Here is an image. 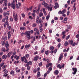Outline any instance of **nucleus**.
I'll use <instances>...</instances> for the list:
<instances>
[{
  "label": "nucleus",
  "mask_w": 79,
  "mask_h": 79,
  "mask_svg": "<svg viewBox=\"0 0 79 79\" xmlns=\"http://www.w3.org/2000/svg\"><path fill=\"white\" fill-rule=\"evenodd\" d=\"M17 2V0H13V2H12V3H11V4L13 5H15V2Z\"/></svg>",
  "instance_id": "nucleus-25"
},
{
  "label": "nucleus",
  "mask_w": 79,
  "mask_h": 79,
  "mask_svg": "<svg viewBox=\"0 0 79 79\" xmlns=\"http://www.w3.org/2000/svg\"><path fill=\"white\" fill-rule=\"evenodd\" d=\"M76 44V43L75 42H73V43L71 45H72V46H75Z\"/></svg>",
  "instance_id": "nucleus-37"
},
{
  "label": "nucleus",
  "mask_w": 79,
  "mask_h": 79,
  "mask_svg": "<svg viewBox=\"0 0 79 79\" xmlns=\"http://www.w3.org/2000/svg\"><path fill=\"white\" fill-rule=\"evenodd\" d=\"M47 73H45V74H44V77H47Z\"/></svg>",
  "instance_id": "nucleus-52"
},
{
  "label": "nucleus",
  "mask_w": 79,
  "mask_h": 79,
  "mask_svg": "<svg viewBox=\"0 0 79 79\" xmlns=\"http://www.w3.org/2000/svg\"><path fill=\"white\" fill-rule=\"evenodd\" d=\"M5 19L6 21H7L8 19V16H6V19Z\"/></svg>",
  "instance_id": "nucleus-56"
},
{
  "label": "nucleus",
  "mask_w": 79,
  "mask_h": 79,
  "mask_svg": "<svg viewBox=\"0 0 79 79\" xmlns=\"http://www.w3.org/2000/svg\"><path fill=\"white\" fill-rule=\"evenodd\" d=\"M13 19L12 18H10V21L11 22H12L13 21Z\"/></svg>",
  "instance_id": "nucleus-64"
},
{
  "label": "nucleus",
  "mask_w": 79,
  "mask_h": 79,
  "mask_svg": "<svg viewBox=\"0 0 79 79\" xmlns=\"http://www.w3.org/2000/svg\"><path fill=\"white\" fill-rule=\"evenodd\" d=\"M31 46V45L30 44H27L26 45H25V48H29V47H30Z\"/></svg>",
  "instance_id": "nucleus-20"
},
{
  "label": "nucleus",
  "mask_w": 79,
  "mask_h": 79,
  "mask_svg": "<svg viewBox=\"0 0 79 79\" xmlns=\"http://www.w3.org/2000/svg\"><path fill=\"white\" fill-rule=\"evenodd\" d=\"M11 7H12V9H15V4H11Z\"/></svg>",
  "instance_id": "nucleus-21"
},
{
  "label": "nucleus",
  "mask_w": 79,
  "mask_h": 79,
  "mask_svg": "<svg viewBox=\"0 0 79 79\" xmlns=\"http://www.w3.org/2000/svg\"><path fill=\"white\" fill-rule=\"evenodd\" d=\"M76 38H78L79 37V34H77L76 35Z\"/></svg>",
  "instance_id": "nucleus-45"
},
{
  "label": "nucleus",
  "mask_w": 79,
  "mask_h": 79,
  "mask_svg": "<svg viewBox=\"0 0 79 79\" xmlns=\"http://www.w3.org/2000/svg\"><path fill=\"white\" fill-rule=\"evenodd\" d=\"M32 64V62L31 61H30L29 62H27V64H26V65L28 66H29V65H31Z\"/></svg>",
  "instance_id": "nucleus-7"
},
{
  "label": "nucleus",
  "mask_w": 79,
  "mask_h": 79,
  "mask_svg": "<svg viewBox=\"0 0 79 79\" xmlns=\"http://www.w3.org/2000/svg\"><path fill=\"white\" fill-rule=\"evenodd\" d=\"M2 51L5 52V48H2Z\"/></svg>",
  "instance_id": "nucleus-53"
},
{
  "label": "nucleus",
  "mask_w": 79,
  "mask_h": 79,
  "mask_svg": "<svg viewBox=\"0 0 79 79\" xmlns=\"http://www.w3.org/2000/svg\"><path fill=\"white\" fill-rule=\"evenodd\" d=\"M5 39V37L3 36L2 37V39H1V40H2V41H1V42H2L3 40Z\"/></svg>",
  "instance_id": "nucleus-44"
},
{
  "label": "nucleus",
  "mask_w": 79,
  "mask_h": 79,
  "mask_svg": "<svg viewBox=\"0 0 79 79\" xmlns=\"http://www.w3.org/2000/svg\"><path fill=\"white\" fill-rule=\"evenodd\" d=\"M24 34L26 35L27 38H28V40H29L31 39V33L30 32V31H26Z\"/></svg>",
  "instance_id": "nucleus-1"
},
{
  "label": "nucleus",
  "mask_w": 79,
  "mask_h": 79,
  "mask_svg": "<svg viewBox=\"0 0 79 79\" xmlns=\"http://www.w3.org/2000/svg\"><path fill=\"white\" fill-rule=\"evenodd\" d=\"M39 17L38 16L37 17V19H36V21L37 23H39Z\"/></svg>",
  "instance_id": "nucleus-19"
},
{
  "label": "nucleus",
  "mask_w": 79,
  "mask_h": 79,
  "mask_svg": "<svg viewBox=\"0 0 79 79\" xmlns=\"http://www.w3.org/2000/svg\"><path fill=\"white\" fill-rule=\"evenodd\" d=\"M57 52V49H55L54 50V54H56V52Z\"/></svg>",
  "instance_id": "nucleus-38"
},
{
  "label": "nucleus",
  "mask_w": 79,
  "mask_h": 79,
  "mask_svg": "<svg viewBox=\"0 0 79 79\" xmlns=\"http://www.w3.org/2000/svg\"><path fill=\"white\" fill-rule=\"evenodd\" d=\"M6 12H4V13L3 14V15H4V17L6 16Z\"/></svg>",
  "instance_id": "nucleus-49"
},
{
  "label": "nucleus",
  "mask_w": 79,
  "mask_h": 79,
  "mask_svg": "<svg viewBox=\"0 0 79 79\" xmlns=\"http://www.w3.org/2000/svg\"><path fill=\"white\" fill-rule=\"evenodd\" d=\"M48 65L49 66H51L52 65V63H48Z\"/></svg>",
  "instance_id": "nucleus-63"
},
{
  "label": "nucleus",
  "mask_w": 79,
  "mask_h": 79,
  "mask_svg": "<svg viewBox=\"0 0 79 79\" xmlns=\"http://www.w3.org/2000/svg\"><path fill=\"white\" fill-rule=\"evenodd\" d=\"M10 56V53H9L8 54H7V56L8 57V58H9Z\"/></svg>",
  "instance_id": "nucleus-51"
},
{
  "label": "nucleus",
  "mask_w": 79,
  "mask_h": 79,
  "mask_svg": "<svg viewBox=\"0 0 79 79\" xmlns=\"http://www.w3.org/2000/svg\"><path fill=\"white\" fill-rule=\"evenodd\" d=\"M3 1H4V3H6L7 2V0H3Z\"/></svg>",
  "instance_id": "nucleus-48"
},
{
  "label": "nucleus",
  "mask_w": 79,
  "mask_h": 79,
  "mask_svg": "<svg viewBox=\"0 0 79 79\" xmlns=\"http://www.w3.org/2000/svg\"><path fill=\"white\" fill-rule=\"evenodd\" d=\"M7 56L6 55H4L3 56H2V59H6L7 58Z\"/></svg>",
  "instance_id": "nucleus-17"
},
{
  "label": "nucleus",
  "mask_w": 79,
  "mask_h": 79,
  "mask_svg": "<svg viewBox=\"0 0 79 79\" xmlns=\"http://www.w3.org/2000/svg\"><path fill=\"white\" fill-rule=\"evenodd\" d=\"M63 58V55L62 53H61L60 54V56L59 58V60L60 61L61 60V59Z\"/></svg>",
  "instance_id": "nucleus-5"
},
{
  "label": "nucleus",
  "mask_w": 79,
  "mask_h": 79,
  "mask_svg": "<svg viewBox=\"0 0 79 79\" xmlns=\"http://www.w3.org/2000/svg\"><path fill=\"white\" fill-rule=\"evenodd\" d=\"M40 10V7H38V9H37V10L36 11V12H39Z\"/></svg>",
  "instance_id": "nucleus-36"
},
{
  "label": "nucleus",
  "mask_w": 79,
  "mask_h": 79,
  "mask_svg": "<svg viewBox=\"0 0 79 79\" xmlns=\"http://www.w3.org/2000/svg\"><path fill=\"white\" fill-rule=\"evenodd\" d=\"M43 61H46L47 62H48L49 59L48 58H47V59H46L45 58H43Z\"/></svg>",
  "instance_id": "nucleus-14"
},
{
  "label": "nucleus",
  "mask_w": 79,
  "mask_h": 79,
  "mask_svg": "<svg viewBox=\"0 0 79 79\" xmlns=\"http://www.w3.org/2000/svg\"><path fill=\"white\" fill-rule=\"evenodd\" d=\"M49 18H50V16H49V15L48 16H46V19L47 20H48V19H49Z\"/></svg>",
  "instance_id": "nucleus-54"
},
{
  "label": "nucleus",
  "mask_w": 79,
  "mask_h": 79,
  "mask_svg": "<svg viewBox=\"0 0 79 79\" xmlns=\"http://www.w3.org/2000/svg\"><path fill=\"white\" fill-rule=\"evenodd\" d=\"M44 7H46V8L48 9V10L49 11L50 10V7L49 6L48 4H47L46 2H45L44 4Z\"/></svg>",
  "instance_id": "nucleus-4"
},
{
  "label": "nucleus",
  "mask_w": 79,
  "mask_h": 79,
  "mask_svg": "<svg viewBox=\"0 0 79 79\" xmlns=\"http://www.w3.org/2000/svg\"><path fill=\"white\" fill-rule=\"evenodd\" d=\"M70 14V11L69 10H68L67 12V16H69V14Z\"/></svg>",
  "instance_id": "nucleus-42"
},
{
  "label": "nucleus",
  "mask_w": 79,
  "mask_h": 79,
  "mask_svg": "<svg viewBox=\"0 0 79 79\" xmlns=\"http://www.w3.org/2000/svg\"><path fill=\"white\" fill-rule=\"evenodd\" d=\"M10 74L11 75H12V76H15V74L14 73V71L13 70L11 71V72H10Z\"/></svg>",
  "instance_id": "nucleus-15"
},
{
  "label": "nucleus",
  "mask_w": 79,
  "mask_h": 79,
  "mask_svg": "<svg viewBox=\"0 0 79 79\" xmlns=\"http://www.w3.org/2000/svg\"><path fill=\"white\" fill-rule=\"evenodd\" d=\"M5 64L4 63H1V64H0V67H2L4 66Z\"/></svg>",
  "instance_id": "nucleus-28"
},
{
  "label": "nucleus",
  "mask_w": 79,
  "mask_h": 79,
  "mask_svg": "<svg viewBox=\"0 0 79 79\" xmlns=\"http://www.w3.org/2000/svg\"><path fill=\"white\" fill-rule=\"evenodd\" d=\"M33 8V6H31V7H30V8L29 9V10H30L31 11L32 10Z\"/></svg>",
  "instance_id": "nucleus-47"
},
{
  "label": "nucleus",
  "mask_w": 79,
  "mask_h": 79,
  "mask_svg": "<svg viewBox=\"0 0 79 79\" xmlns=\"http://www.w3.org/2000/svg\"><path fill=\"white\" fill-rule=\"evenodd\" d=\"M48 70L49 71H51L52 70V68L51 67H49V68L48 69Z\"/></svg>",
  "instance_id": "nucleus-35"
},
{
  "label": "nucleus",
  "mask_w": 79,
  "mask_h": 79,
  "mask_svg": "<svg viewBox=\"0 0 79 79\" xmlns=\"http://www.w3.org/2000/svg\"><path fill=\"white\" fill-rule=\"evenodd\" d=\"M41 76L40 75V72H38V73H37V77H40Z\"/></svg>",
  "instance_id": "nucleus-12"
},
{
  "label": "nucleus",
  "mask_w": 79,
  "mask_h": 79,
  "mask_svg": "<svg viewBox=\"0 0 79 79\" xmlns=\"http://www.w3.org/2000/svg\"><path fill=\"white\" fill-rule=\"evenodd\" d=\"M68 43L69 44H70V45H71V44H72L73 43V40H69V41Z\"/></svg>",
  "instance_id": "nucleus-11"
},
{
  "label": "nucleus",
  "mask_w": 79,
  "mask_h": 79,
  "mask_svg": "<svg viewBox=\"0 0 79 79\" xmlns=\"http://www.w3.org/2000/svg\"><path fill=\"white\" fill-rule=\"evenodd\" d=\"M70 35H69L66 37L65 39L66 40H68L70 37Z\"/></svg>",
  "instance_id": "nucleus-27"
},
{
  "label": "nucleus",
  "mask_w": 79,
  "mask_h": 79,
  "mask_svg": "<svg viewBox=\"0 0 79 79\" xmlns=\"http://www.w3.org/2000/svg\"><path fill=\"white\" fill-rule=\"evenodd\" d=\"M38 29L36 27L34 29V31H38Z\"/></svg>",
  "instance_id": "nucleus-40"
},
{
  "label": "nucleus",
  "mask_w": 79,
  "mask_h": 79,
  "mask_svg": "<svg viewBox=\"0 0 79 79\" xmlns=\"http://www.w3.org/2000/svg\"><path fill=\"white\" fill-rule=\"evenodd\" d=\"M49 67L48 64H47L46 65V69H48V67Z\"/></svg>",
  "instance_id": "nucleus-41"
},
{
  "label": "nucleus",
  "mask_w": 79,
  "mask_h": 79,
  "mask_svg": "<svg viewBox=\"0 0 79 79\" xmlns=\"http://www.w3.org/2000/svg\"><path fill=\"white\" fill-rule=\"evenodd\" d=\"M43 14L42 12H40L39 14V16L40 17H42L43 16Z\"/></svg>",
  "instance_id": "nucleus-26"
},
{
  "label": "nucleus",
  "mask_w": 79,
  "mask_h": 79,
  "mask_svg": "<svg viewBox=\"0 0 79 79\" xmlns=\"http://www.w3.org/2000/svg\"><path fill=\"white\" fill-rule=\"evenodd\" d=\"M16 73H19L20 71V69H19V70H16Z\"/></svg>",
  "instance_id": "nucleus-62"
},
{
  "label": "nucleus",
  "mask_w": 79,
  "mask_h": 79,
  "mask_svg": "<svg viewBox=\"0 0 79 79\" xmlns=\"http://www.w3.org/2000/svg\"><path fill=\"white\" fill-rule=\"evenodd\" d=\"M42 64H43L42 62L40 63L39 64V66L41 67L42 66Z\"/></svg>",
  "instance_id": "nucleus-58"
},
{
  "label": "nucleus",
  "mask_w": 79,
  "mask_h": 79,
  "mask_svg": "<svg viewBox=\"0 0 79 79\" xmlns=\"http://www.w3.org/2000/svg\"><path fill=\"white\" fill-rule=\"evenodd\" d=\"M8 75V74H4L3 75V76L5 77H6Z\"/></svg>",
  "instance_id": "nucleus-39"
},
{
  "label": "nucleus",
  "mask_w": 79,
  "mask_h": 79,
  "mask_svg": "<svg viewBox=\"0 0 79 79\" xmlns=\"http://www.w3.org/2000/svg\"><path fill=\"white\" fill-rule=\"evenodd\" d=\"M59 73V72L58 70H56L54 72V73L56 75H58Z\"/></svg>",
  "instance_id": "nucleus-23"
},
{
  "label": "nucleus",
  "mask_w": 79,
  "mask_h": 79,
  "mask_svg": "<svg viewBox=\"0 0 79 79\" xmlns=\"http://www.w3.org/2000/svg\"><path fill=\"white\" fill-rule=\"evenodd\" d=\"M13 16L14 17V19L15 20V21H17L18 20V17L17 14L15 15V13L13 14Z\"/></svg>",
  "instance_id": "nucleus-3"
},
{
  "label": "nucleus",
  "mask_w": 79,
  "mask_h": 79,
  "mask_svg": "<svg viewBox=\"0 0 79 79\" xmlns=\"http://www.w3.org/2000/svg\"><path fill=\"white\" fill-rule=\"evenodd\" d=\"M39 59V56H36L34 58L33 60L35 61H36Z\"/></svg>",
  "instance_id": "nucleus-6"
},
{
  "label": "nucleus",
  "mask_w": 79,
  "mask_h": 79,
  "mask_svg": "<svg viewBox=\"0 0 79 79\" xmlns=\"http://www.w3.org/2000/svg\"><path fill=\"white\" fill-rule=\"evenodd\" d=\"M72 70L73 71H74L73 72H72V74L73 75L76 74L77 71V69L76 68H73Z\"/></svg>",
  "instance_id": "nucleus-2"
},
{
  "label": "nucleus",
  "mask_w": 79,
  "mask_h": 79,
  "mask_svg": "<svg viewBox=\"0 0 79 79\" xmlns=\"http://www.w3.org/2000/svg\"><path fill=\"white\" fill-rule=\"evenodd\" d=\"M64 45L65 46H67L68 45H69V42H68L67 41H65L64 43Z\"/></svg>",
  "instance_id": "nucleus-18"
},
{
  "label": "nucleus",
  "mask_w": 79,
  "mask_h": 79,
  "mask_svg": "<svg viewBox=\"0 0 79 79\" xmlns=\"http://www.w3.org/2000/svg\"><path fill=\"white\" fill-rule=\"evenodd\" d=\"M28 60H27V59L25 58V61H24V62L25 63H27Z\"/></svg>",
  "instance_id": "nucleus-30"
},
{
  "label": "nucleus",
  "mask_w": 79,
  "mask_h": 79,
  "mask_svg": "<svg viewBox=\"0 0 79 79\" xmlns=\"http://www.w3.org/2000/svg\"><path fill=\"white\" fill-rule=\"evenodd\" d=\"M50 52H48V50H47L45 52V54L46 55H48L49 54Z\"/></svg>",
  "instance_id": "nucleus-22"
},
{
  "label": "nucleus",
  "mask_w": 79,
  "mask_h": 79,
  "mask_svg": "<svg viewBox=\"0 0 79 79\" xmlns=\"http://www.w3.org/2000/svg\"><path fill=\"white\" fill-rule=\"evenodd\" d=\"M5 46L6 47V48H8L9 47V44H8V42L7 41L6 42V43H5Z\"/></svg>",
  "instance_id": "nucleus-8"
},
{
  "label": "nucleus",
  "mask_w": 79,
  "mask_h": 79,
  "mask_svg": "<svg viewBox=\"0 0 79 79\" xmlns=\"http://www.w3.org/2000/svg\"><path fill=\"white\" fill-rule=\"evenodd\" d=\"M54 49V47L53 46H51L50 47V49L51 50H53Z\"/></svg>",
  "instance_id": "nucleus-24"
},
{
  "label": "nucleus",
  "mask_w": 79,
  "mask_h": 79,
  "mask_svg": "<svg viewBox=\"0 0 79 79\" xmlns=\"http://www.w3.org/2000/svg\"><path fill=\"white\" fill-rule=\"evenodd\" d=\"M60 46H61V44H59L58 45H57V47L58 48H59L60 47Z\"/></svg>",
  "instance_id": "nucleus-61"
},
{
  "label": "nucleus",
  "mask_w": 79,
  "mask_h": 79,
  "mask_svg": "<svg viewBox=\"0 0 79 79\" xmlns=\"http://www.w3.org/2000/svg\"><path fill=\"white\" fill-rule=\"evenodd\" d=\"M37 25V24L36 23H33L32 25V27H35Z\"/></svg>",
  "instance_id": "nucleus-32"
},
{
  "label": "nucleus",
  "mask_w": 79,
  "mask_h": 79,
  "mask_svg": "<svg viewBox=\"0 0 79 79\" xmlns=\"http://www.w3.org/2000/svg\"><path fill=\"white\" fill-rule=\"evenodd\" d=\"M56 40L58 42H60L61 41V40L60 39V38H58Z\"/></svg>",
  "instance_id": "nucleus-31"
},
{
  "label": "nucleus",
  "mask_w": 79,
  "mask_h": 79,
  "mask_svg": "<svg viewBox=\"0 0 79 79\" xmlns=\"http://www.w3.org/2000/svg\"><path fill=\"white\" fill-rule=\"evenodd\" d=\"M25 56H23V57H22L20 58V60H21V61L22 62H24V59L25 60Z\"/></svg>",
  "instance_id": "nucleus-10"
},
{
  "label": "nucleus",
  "mask_w": 79,
  "mask_h": 79,
  "mask_svg": "<svg viewBox=\"0 0 79 79\" xmlns=\"http://www.w3.org/2000/svg\"><path fill=\"white\" fill-rule=\"evenodd\" d=\"M7 66V65L6 64H5L3 67H2V69H4Z\"/></svg>",
  "instance_id": "nucleus-59"
},
{
  "label": "nucleus",
  "mask_w": 79,
  "mask_h": 79,
  "mask_svg": "<svg viewBox=\"0 0 79 79\" xmlns=\"http://www.w3.org/2000/svg\"><path fill=\"white\" fill-rule=\"evenodd\" d=\"M62 11L64 13H65L66 12V10L65 9H63L62 10Z\"/></svg>",
  "instance_id": "nucleus-57"
},
{
  "label": "nucleus",
  "mask_w": 79,
  "mask_h": 79,
  "mask_svg": "<svg viewBox=\"0 0 79 79\" xmlns=\"http://www.w3.org/2000/svg\"><path fill=\"white\" fill-rule=\"evenodd\" d=\"M67 19H68V18L67 17H66L64 18V20L65 21H66L67 20Z\"/></svg>",
  "instance_id": "nucleus-50"
},
{
  "label": "nucleus",
  "mask_w": 79,
  "mask_h": 79,
  "mask_svg": "<svg viewBox=\"0 0 79 79\" xmlns=\"http://www.w3.org/2000/svg\"><path fill=\"white\" fill-rule=\"evenodd\" d=\"M10 33L11 32L10 31H9V32H8V33H7V35H8V39H9L10 37L11 36Z\"/></svg>",
  "instance_id": "nucleus-9"
},
{
  "label": "nucleus",
  "mask_w": 79,
  "mask_h": 79,
  "mask_svg": "<svg viewBox=\"0 0 79 79\" xmlns=\"http://www.w3.org/2000/svg\"><path fill=\"white\" fill-rule=\"evenodd\" d=\"M36 72H37L36 69H34L33 71V73H36Z\"/></svg>",
  "instance_id": "nucleus-33"
},
{
  "label": "nucleus",
  "mask_w": 79,
  "mask_h": 79,
  "mask_svg": "<svg viewBox=\"0 0 79 79\" xmlns=\"http://www.w3.org/2000/svg\"><path fill=\"white\" fill-rule=\"evenodd\" d=\"M16 8H17V9H19V6H18V4H16Z\"/></svg>",
  "instance_id": "nucleus-55"
},
{
  "label": "nucleus",
  "mask_w": 79,
  "mask_h": 79,
  "mask_svg": "<svg viewBox=\"0 0 79 79\" xmlns=\"http://www.w3.org/2000/svg\"><path fill=\"white\" fill-rule=\"evenodd\" d=\"M57 68H59V69H62V66L60 65V64H58L57 66Z\"/></svg>",
  "instance_id": "nucleus-16"
},
{
  "label": "nucleus",
  "mask_w": 79,
  "mask_h": 79,
  "mask_svg": "<svg viewBox=\"0 0 79 79\" xmlns=\"http://www.w3.org/2000/svg\"><path fill=\"white\" fill-rule=\"evenodd\" d=\"M10 15V12L9 11H7V12H6V15L7 16H9Z\"/></svg>",
  "instance_id": "nucleus-34"
},
{
  "label": "nucleus",
  "mask_w": 79,
  "mask_h": 79,
  "mask_svg": "<svg viewBox=\"0 0 79 79\" xmlns=\"http://www.w3.org/2000/svg\"><path fill=\"white\" fill-rule=\"evenodd\" d=\"M36 32L37 35H40V32L39 31H36Z\"/></svg>",
  "instance_id": "nucleus-43"
},
{
  "label": "nucleus",
  "mask_w": 79,
  "mask_h": 79,
  "mask_svg": "<svg viewBox=\"0 0 79 79\" xmlns=\"http://www.w3.org/2000/svg\"><path fill=\"white\" fill-rule=\"evenodd\" d=\"M54 52V51L53 50H51L50 52V53H51L50 54V55L52 56L53 55V53Z\"/></svg>",
  "instance_id": "nucleus-29"
},
{
  "label": "nucleus",
  "mask_w": 79,
  "mask_h": 79,
  "mask_svg": "<svg viewBox=\"0 0 79 79\" xmlns=\"http://www.w3.org/2000/svg\"><path fill=\"white\" fill-rule=\"evenodd\" d=\"M29 54H27L25 55V57H26V58H28L29 57Z\"/></svg>",
  "instance_id": "nucleus-46"
},
{
  "label": "nucleus",
  "mask_w": 79,
  "mask_h": 79,
  "mask_svg": "<svg viewBox=\"0 0 79 79\" xmlns=\"http://www.w3.org/2000/svg\"><path fill=\"white\" fill-rule=\"evenodd\" d=\"M27 69L28 70H30V67L29 66H27Z\"/></svg>",
  "instance_id": "nucleus-60"
},
{
  "label": "nucleus",
  "mask_w": 79,
  "mask_h": 79,
  "mask_svg": "<svg viewBox=\"0 0 79 79\" xmlns=\"http://www.w3.org/2000/svg\"><path fill=\"white\" fill-rule=\"evenodd\" d=\"M26 29V28L24 27H20V30H23V31H24Z\"/></svg>",
  "instance_id": "nucleus-13"
}]
</instances>
